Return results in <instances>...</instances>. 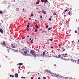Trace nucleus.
Masks as SVG:
<instances>
[{
	"mask_svg": "<svg viewBox=\"0 0 79 79\" xmlns=\"http://www.w3.org/2000/svg\"><path fill=\"white\" fill-rule=\"evenodd\" d=\"M24 55H28V56H32V55H33V56L35 58L37 57L36 52L35 51L32 50L30 51V53H27V51H25Z\"/></svg>",
	"mask_w": 79,
	"mask_h": 79,
	"instance_id": "f257e3e1",
	"label": "nucleus"
},
{
	"mask_svg": "<svg viewBox=\"0 0 79 79\" xmlns=\"http://www.w3.org/2000/svg\"><path fill=\"white\" fill-rule=\"evenodd\" d=\"M71 61L73 63H77V60H75L71 59Z\"/></svg>",
	"mask_w": 79,
	"mask_h": 79,
	"instance_id": "f03ea898",
	"label": "nucleus"
},
{
	"mask_svg": "<svg viewBox=\"0 0 79 79\" xmlns=\"http://www.w3.org/2000/svg\"><path fill=\"white\" fill-rule=\"evenodd\" d=\"M11 47L14 48H16L15 47V44H11Z\"/></svg>",
	"mask_w": 79,
	"mask_h": 79,
	"instance_id": "7ed1b4c3",
	"label": "nucleus"
},
{
	"mask_svg": "<svg viewBox=\"0 0 79 79\" xmlns=\"http://www.w3.org/2000/svg\"><path fill=\"white\" fill-rule=\"evenodd\" d=\"M2 47H5V46H6V44L5 42H3V43H2Z\"/></svg>",
	"mask_w": 79,
	"mask_h": 79,
	"instance_id": "20e7f679",
	"label": "nucleus"
},
{
	"mask_svg": "<svg viewBox=\"0 0 79 79\" xmlns=\"http://www.w3.org/2000/svg\"><path fill=\"white\" fill-rule=\"evenodd\" d=\"M48 73L50 74H55V73L51 72V71H48Z\"/></svg>",
	"mask_w": 79,
	"mask_h": 79,
	"instance_id": "39448f33",
	"label": "nucleus"
},
{
	"mask_svg": "<svg viewBox=\"0 0 79 79\" xmlns=\"http://www.w3.org/2000/svg\"><path fill=\"white\" fill-rule=\"evenodd\" d=\"M0 32H1V33L3 34V30L2 29H0Z\"/></svg>",
	"mask_w": 79,
	"mask_h": 79,
	"instance_id": "423d86ee",
	"label": "nucleus"
},
{
	"mask_svg": "<svg viewBox=\"0 0 79 79\" xmlns=\"http://www.w3.org/2000/svg\"><path fill=\"white\" fill-rule=\"evenodd\" d=\"M14 76L15 77H18V75L17 73H15Z\"/></svg>",
	"mask_w": 79,
	"mask_h": 79,
	"instance_id": "0eeeda50",
	"label": "nucleus"
},
{
	"mask_svg": "<svg viewBox=\"0 0 79 79\" xmlns=\"http://www.w3.org/2000/svg\"><path fill=\"white\" fill-rule=\"evenodd\" d=\"M7 48H8V50H11V48L8 47V46H7Z\"/></svg>",
	"mask_w": 79,
	"mask_h": 79,
	"instance_id": "6e6552de",
	"label": "nucleus"
},
{
	"mask_svg": "<svg viewBox=\"0 0 79 79\" xmlns=\"http://www.w3.org/2000/svg\"><path fill=\"white\" fill-rule=\"evenodd\" d=\"M42 12L44 14H45V15L46 14V12H45V11H44V10H42Z\"/></svg>",
	"mask_w": 79,
	"mask_h": 79,
	"instance_id": "1a4fd4ad",
	"label": "nucleus"
},
{
	"mask_svg": "<svg viewBox=\"0 0 79 79\" xmlns=\"http://www.w3.org/2000/svg\"><path fill=\"white\" fill-rule=\"evenodd\" d=\"M46 54H47V55H46L45 56H48V57H49V55H48V52H47V53H46Z\"/></svg>",
	"mask_w": 79,
	"mask_h": 79,
	"instance_id": "9d476101",
	"label": "nucleus"
},
{
	"mask_svg": "<svg viewBox=\"0 0 79 79\" xmlns=\"http://www.w3.org/2000/svg\"><path fill=\"white\" fill-rule=\"evenodd\" d=\"M44 3H48V0H44Z\"/></svg>",
	"mask_w": 79,
	"mask_h": 79,
	"instance_id": "9b49d317",
	"label": "nucleus"
},
{
	"mask_svg": "<svg viewBox=\"0 0 79 79\" xmlns=\"http://www.w3.org/2000/svg\"><path fill=\"white\" fill-rule=\"evenodd\" d=\"M19 65L20 66H21V65H23V63H19Z\"/></svg>",
	"mask_w": 79,
	"mask_h": 79,
	"instance_id": "f8f14e48",
	"label": "nucleus"
},
{
	"mask_svg": "<svg viewBox=\"0 0 79 79\" xmlns=\"http://www.w3.org/2000/svg\"><path fill=\"white\" fill-rule=\"evenodd\" d=\"M61 56V55H58V58H60Z\"/></svg>",
	"mask_w": 79,
	"mask_h": 79,
	"instance_id": "ddd939ff",
	"label": "nucleus"
},
{
	"mask_svg": "<svg viewBox=\"0 0 79 79\" xmlns=\"http://www.w3.org/2000/svg\"><path fill=\"white\" fill-rule=\"evenodd\" d=\"M59 76H60V75L57 74L56 77H57L58 78V77Z\"/></svg>",
	"mask_w": 79,
	"mask_h": 79,
	"instance_id": "4468645a",
	"label": "nucleus"
},
{
	"mask_svg": "<svg viewBox=\"0 0 79 79\" xmlns=\"http://www.w3.org/2000/svg\"><path fill=\"white\" fill-rule=\"evenodd\" d=\"M77 63H78L79 64V59H78V60H77Z\"/></svg>",
	"mask_w": 79,
	"mask_h": 79,
	"instance_id": "2eb2a0df",
	"label": "nucleus"
},
{
	"mask_svg": "<svg viewBox=\"0 0 79 79\" xmlns=\"http://www.w3.org/2000/svg\"><path fill=\"white\" fill-rule=\"evenodd\" d=\"M65 60H66V61H68V60H71V59H65Z\"/></svg>",
	"mask_w": 79,
	"mask_h": 79,
	"instance_id": "dca6fc26",
	"label": "nucleus"
},
{
	"mask_svg": "<svg viewBox=\"0 0 79 79\" xmlns=\"http://www.w3.org/2000/svg\"><path fill=\"white\" fill-rule=\"evenodd\" d=\"M12 50V51H13V52H14L15 49H13L12 48H11V49H10Z\"/></svg>",
	"mask_w": 79,
	"mask_h": 79,
	"instance_id": "f3484780",
	"label": "nucleus"
},
{
	"mask_svg": "<svg viewBox=\"0 0 79 79\" xmlns=\"http://www.w3.org/2000/svg\"><path fill=\"white\" fill-rule=\"evenodd\" d=\"M35 26H36V29H37L38 28H39V27L37 26V25H35Z\"/></svg>",
	"mask_w": 79,
	"mask_h": 79,
	"instance_id": "a211bd4d",
	"label": "nucleus"
},
{
	"mask_svg": "<svg viewBox=\"0 0 79 79\" xmlns=\"http://www.w3.org/2000/svg\"><path fill=\"white\" fill-rule=\"evenodd\" d=\"M40 56V54L38 53V55H37V56Z\"/></svg>",
	"mask_w": 79,
	"mask_h": 79,
	"instance_id": "6ab92c4d",
	"label": "nucleus"
},
{
	"mask_svg": "<svg viewBox=\"0 0 79 79\" xmlns=\"http://www.w3.org/2000/svg\"><path fill=\"white\" fill-rule=\"evenodd\" d=\"M53 40V38H52L50 39V41H52V40Z\"/></svg>",
	"mask_w": 79,
	"mask_h": 79,
	"instance_id": "aec40b11",
	"label": "nucleus"
},
{
	"mask_svg": "<svg viewBox=\"0 0 79 79\" xmlns=\"http://www.w3.org/2000/svg\"><path fill=\"white\" fill-rule=\"evenodd\" d=\"M21 78H22V79H25V77H22Z\"/></svg>",
	"mask_w": 79,
	"mask_h": 79,
	"instance_id": "412c9836",
	"label": "nucleus"
},
{
	"mask_svg": "<svg viewBox=\"0 0 79 79\" xmlns=\"http://www.w3.org/2000/svg\"><path fill=\"white\" fill-rule=\"evenodd\" d=\"M59 77H60V78H62L63 77L61 76L60 75Z\"/></svg>",
	"mask_w": 79,
	"mask_h": 79,
	"instance_id": "4be33fe9",
	"label": "nucleus"
},
{
	"mask_svg": "<svg viewBox=\"0 0 79 79\" xmlns=\"http://www.w3.org/2000/svg\"><path fill=\"white\" fill-rule=\"evenodd\" d=\"M43 55H45V52H44L43 53Z\"/></svg>",
	"mask_w": 79,
	"mask_h": 79,
	"instance_id": "5701e85b",
	"label": "nucleus"
},
{
	"mask_svg": "<svg viewBox=\"0 0 79 79\" xmlns=\"http://www.w3.org/2000/svg\"><path fill=\"white\" fill-rule=\"evenodd\" d=\"M69 15L71 14V12L70 11L69 12H68Z\"/></svg>",
	"mask_w": 79,
	"mask_h": 79,
	"instance_id": "b1692460",
	"label": "nucleus"
},
{
	"mask_svg": "<svg viewBox=\"0 0 79 79\" xmlns=\"http://www.w3.org/2000/svg\"><path fill=\"white\" fill-rule=\"evenodd\" d=\"M37 30L36 29V30H35L34 32H37Z\"/></svg>",
	"mask_w": 79,
	"mask_h": 79,
	"instance_id": "393cba45",
	"label": "nucleus"
},
{
	"mask_svg": "<svg viewBox=\"0 0 79 79\" xmlns=\"http://www.w3.org/2000/svg\"><path fill=\"white\" fill-rule=\"evenodd\" d=\"M57 75V74H55V75H54L55 77H56V76Z\"/></svg>",
	"mask_w": 79,
	"mask_h": 79,
	"instance_id": "a878e982",
	"label": "nucleus"
},
{
	"mask_svg": "<svg viewBox=\"0 0 79 79\" xmlns=\"http://www.w3.org/2000/svg\"><path fill=\"white\" fill-rule=\"evenodd\" d=\"M27 27L28 28H29V24L27 25Z\"/></svg>",
	"mask_w": 79,
	"mask_h": 79,
	"instance_id": "bb28decb",
	"label": "nucleus"
},
{
	"mask_svg": "<svg viewBox=\"0 0 79 79\" xmlns=\"http://www.w3.org/2000/svg\"><path fill=\"white\" fill-rule=\"evenodd\" d=\"M41 2L42 3H44V0H41Z\"/></svg>",
	"mask_w": 79,
	"mask_h": 79,
	"instance_id": "cd10ccee",
	"label": "nucleus"
},
{
	"mask_svg": "<svg viewBox=\"0 0 79 79\" xmlns=\"http://www.w3.org/2000/svg\"><path fill=\"white\" fill-rule=\"evenodd\" d=\"M49 21H51L52 20V19L49 18Z\"/></svg>",
	"mask_w": 79,
	"mask_h": 79,
	"instance_id": "c85d7f7f",
	"label": "nucleus"
},
{
	"mask_svg": "<svg viewBox=\"0 0 79 79\" xmlns=\"http://www.w3.org/2000/svg\"><path fill=\"white\" fill-rule=\"evenodd\" d=\"M51 29V28H49L48 29V31H49Z\"/></svg>",
	"mask_w": 79,
	"mask_h": 79,
	"instance_id": "c756f323",
	"label": "nucleus"
},
{
	"mask_svg": "<svg viewBox=\"0 0 79 79\" xmlns=\"http://www.w3.org/2000/svg\"><path fill=\"white\" fill-rule=\"evenodd\" d=\"M27 31H29V28H27Z\"/></svg>",
	"mask_w": 79,
	"mask_h": 79,
	"instance_id": "7c9ffc66",
	"label": "nucleus"
},
{
	"mask_svg": "<svg viewBox=\"0 0 79 79\" xmlns=\"http://www.w3.org/2000/svg\"><path fill=\"white\" fill-rule=\"evenodd\" d=\"M48 7L50 6V4H48Z\"/></svg>",
	"mask_w": 79,
	"mask_h": 79,
	"instance_id": "2f4dec72",
	"label": "nucleus"
},
{
	"mask_svg": "<svg viewBox=\"0 0 79 79\" xmlns=\"http://www.w3.org/2000/svg\"><path fill=\"white\" fill-rule=\"evenodd\" d=\"M36 4H39V2H36Z\"/></svg>",
	"mask_w": 79,
	"mask_h": 79,
	"instance_id": "473e14b6",
	"label": "nucleus"
},
{
	"mask_svg": "<svg viewBox=\"0 0 79 79\" xmlns=\"http://www.w3.org/2000/svg\"><path fill=\"white\" fill-rule=\"evenodd\" d=\"M68 11V10H67V9H66V10H65V12H66V11Z\"/></svg>",
	"mask_w": 79,
	"mask_h": 79,
	"instance_id": "72a5a7b5",
	"label": "nucleus"
},
{
	"mask_svg": "<svg viewBox=\"0 0 79 79\" xmlns=\"http://www.w3.org/2000/svg\"><path fill=\"white\" fill-rule=\"evenodd\" d=\"M25 39V37H23V38L22 39V40H23V39Z\"/></svg>",
	"mask_w": 79,
	"mask_h": 79,
	"instance_id": "f704fd0d",
	"label": "nucleus"
},
{
	"mask_svg": "<svg viewBox=\"0 0 79 79\" xmlns=\"http://www.w3.org/2000/svg\"><path fill=\"white\" fill-rule=\"evenodd\" d=\"M14 52H17V50H14Z\"/></svg>",
	"mask_w": 79,
	"mask_h": 79,
	"instance_id": "c9c22d12",
	"label": "nucleus"
},
{
	"mask_svg": "<svg viewBox=\"0 0 79 79\" xmlns=\"http://www.w3.org/2000/svg\"><path fill=\"white\" fill-rule=\"evenodd\" d=\"M53 15H56V13H54L53 14Z\"/></svg>",
	"mask_w": 79,
	"mask_h": 79,
	"instance_id": "e433bc0d",
	"label": "nucleus"
},
{
	"mask_svg": "<svg viewBox=\"0 0 79 79\" xmlns=\"http://www.w3.org/2000/svg\"><path fill=\"white\" fill-rule=\"evenodd\" d=\"M46 28H48V26L47 25L46 26Z\"/></svg>",
	"mask_w": 79,
	"mask_h": 79,
	"instance_id": "4c0bfd02",
	"label": "nucleus"
},
{
	"mask_svg": "<svg viewBox=\"0 0 79 79\" xmlns=\"http://www.w3.org/2000/svg\"><path fill=\"white\" fill-rule=\"evenodd\" d=\"M20 68H21V66H19V67H18L19 69H20Z\"/></svg>",
	"mask_w": 79,
	"mask_h": 79,
	"instance_id": "58836bf2",
	"label": "nucleus"
},
{
	"mask_svg": "<svg viewBox=\"0 0 79 79\" xmlns=\"http://www.w3.org/2000/svg\"><path fill=\"white\" fill-rule=\"evenodd\" d=\"M3 13L2 12V11H0V13H1V14H2Z\"/></svg>",
	"mask_w": 79,
	"mask_h": 79,
	"instance_id": "ea45409f",
	"label": "nucleus"
},
{
	"mask_svg": "<svg viewBox=\"0 0 79 79\" xmlns=\"http://www.w3.org/2000/svg\"><path fill=\"white\" fill-rule=\"evenodd\" d=\"M31 16H34V15L33 14H31Z\"/></svg>",
	"mask_w": 79,
	"mask_h": 79,
	"instance_id": "a19ab883",
	"label": "nucleus"
},
{
	"mask_svg": "<svg viewBox=\"0 0 79 79\" xmlns=\"http://www.w3.org/2000/svg\"><path fill=\"white\" fill-rule=\"evenodd\" d=\"M45 71H47V73H48V71H49L47 70H45Z\"/></svg>",
	"mask_w": 79,
	"mask_h": 79,
	"instance_id": "79ce46f5",
	"label": "nucleus"
},
{
	"mask_svg": "<svg viewBox=\"0 0 79 79\" xmlns=\"http://www.w3.org/2000/svg\"><path fill=\"white\" fill-rule=\"evenodd\" d=\"M77 31H76V30L75 31V33H77Z\"/></svg>",
	"mask_w": 79,
	"mask_h": 79,
	"instance_id": "37998d69",
	"label": "nucleus"
},
{
	"mask_svg": "<svg viewBox=\"0 0 79 79\" xmlns=\"http://www.w3.org/2000/svg\"><path fill=\"white\" fill-rule=\"evenodd\" d=\"M61 44H60L59 45V47H60V46H61Z\"/></svg>",
	"mask_w": 79,
	"mask_h": 79,
	"instance_id": "c03bdc74",
	"label": "nucleus"
},
{
	"mask_svg": "<svg viewBox=\"0 0 79 79\" xmlns=\"http://www.w3.org/2000/svg\"><path fill=\"white\" fill-rule=\"evenodd\" d=\"M51 48H53V46H52L51 47Z\"/></svg>",
	"mask_w": 79,
	"mask_h": 79,
	"instance_id": "a18cd8bd",
	"label": "nucleus"
},
{
	"mask_svg": "<svg viewBox=\"0 0 79 79\" xmlns=\"http://www.w3.org/2000/svg\"><path fill=\"white\" fill-rule=\"evenodd\" d=\"M31 79H34V77H32L31 78Z\"/></svg>",
	"mask_w": 79,
	"mask_h": 79,
	"instance_id": "49530a36",
	"label": "nucleus"
},
{
	"mask_svg": "<svg viewBox=\"0 0 79 79\" xmlns=\"http://www.w3.org/2000/svg\"><path fill=\"white\" fill-rule=\"evenodd\" d=\"M31 43H32V44H33V42L32 41H31Z\"/></svg>",
	"mask_w": 79,
	"mask_h": 79,
	"instance_id": "de8ad7c7",
	"label": "nucleus"
},
{
	"mask_svg": "<svg viewBox=\"0 0 79 79\" xmlns=\"http://www.w3.org/2000/svg\"><path fill=\"white\" fill-rule=\"evenodd\" d=\"M17 10H18V11H19V8H17Z\"/></svg>",
	"mask_w": 79,
	"mask_h": 79,
	"instance_id": "09e8293b",
	"label": "nucleus"
},
{
	"mask_svg": "<svg viewBox=\"0 0 79 79\" xmlns=\"http://www.w3.org/2000/svg\"><path fill=\"white\" fill-rule=\"evenodd\" d=\"M12 77H14V75H12Z\"/></svg>",
	"mask_w": 79,
	"mask_h": 79,
	"instance_id": "8fccbe9b",
	"label": "nucleus"
},
{
	"mask_svg": "<svg viewBox=\"0 0 79 79\" xmlns=\"http://www.w3.org/2000/svg\"><path fill=\"white\" fill-rule=\"evenodd\" d=\"M44 32H45V31H42V33Z\"/></svg>",
	"mask_w": 79,
	"mask_h": 79,
	"instance_id": "3c124183",
	"label": "nucleus"
},
{
	"mask_svg": "<svg viewBox=\"0 0 79 79\" xmlns=\"http://www.w3.org/2000/svg\"><path fill=\"white\" fill-rule=\"evenodd\" d=\"M28 24L29 25H30V24H31L30 23H28Z\"/></svg>",
	"mask_w": 79,
	"mask_h": 79,
	"instance_id": "603ef678",
	"label": "nucleus"
},
{
	"mask_svg": "<svg viewBox=\"0 0 79 79\" xmlns=\"http://www.w3.org/2000/svg\"><path fill=\"white\" fill-rule=\"evenodd\" d=\"M10 77H12V75H10Z\"/></svg>",
	"mask_w": 79,
	"mask_h": 79,
	"instance_id": "864d4df0",
	"label": "nucleus"
},
{
	"mask_svg": "<svg viewBox=\"0 0 79 79\" xmlns=\"http://www.w3.org/2000/svg\"><path fill=\"white\" fill-rule=\"evenodd\" d=\"M30 19H31V18H29V20H31V21H32V20H31Z\"/></svg>",
	"mask_w": 79,
	"mask_h": 79,
	"instance_id": "5fc2aeb1",
	"label": "nucleus"
},
{
	"mask_svg": "<svg viewBox=\"0 0 79 79\" xmlns=\"http://www.w3.org/2000/svg\"><path fill=\"white\" fill-rule=\"evenodd\" d=\"M27 37H29V36H27Z\"/></svg>",
	"mask_w": 79,
	"mask_h": 79,
	"instance_id": "6e6d98bb",
	"label": "nucleus"
},
{
	"mask_svg": "<svg viewBox=\"0 0 79 79\" xmlns=\"http://www.w3.org/2000/svg\"><path fill=\"white\" fill-rule=\"evenodd\" d=\"M31 38H30V40H31Z\"/></svg>",
	"mask_w": 79,
	"mask_h": 79,
	"instance_id": "4d7b16f0",
	"label": "nucleus"
},
{
	"mask_svg": "<svg viewBox=\"0 0 79 79\" xmlns=\"http://www.w3.org/2000/svg\"><path fill=\"white\" fill-rule=\"evenodd\" d=\"M22 10H23V11H24V9H22Z\"/></svg>",
	"mask_w": 79,
	"mask_h": 79,
	"instance_id": "13d9d810",
	"label": "nucleus"
},
{
	"mask_svg": "<svg viewBox=\"0 0 79 79\" xmlns=\"http://www.w3.org/2000/svg\"><path fill=\"white\" fill-rule=\"evenodd\" d=\"M40 18H42V16H41Z\"/></svg>",
	"mask_w": 79,
	"mask_h": 79,
	"instance_id": "bf43d9fd",
	"label": "nucleus"
},
{
	"mask_svg": "<svg viewBox=\"0 0 79 79\" xmlns=\"http://www.w3.org/2000/svg\"><path fill=\"white\" fill-rule=\"evenodd\" d=\"M66 56H64V57H66Z\"/></svg>",
	"mask_w": 79,
	"mask_h": 79,
	"instance_id": "052dcab7",
	"label": "nucleus"
},
{
	"mask_svg": "<svg viewBox=\"0 0 79 79\" xmlns=\"http://www.w3.org/2000/svg\"><path fill=\"white\" fill-rule=\"evenodd\" d=\"M63 51H65V49L63 50Z\"/></svg>",
	"mask_w": 79,
	"mask_h": 79,
	"instance_id": "680f3d73",
	"label": "nucleus"
},
{
	"mask_svg": "<svg viewBox=\"0 0 79 79\" xmlns=\"http://www.w3.org/2000/svg\"><path fill=\"white\" fill-rule=\"evenodd\" d=\"M54 66H56V64L54 65Z\"/></svg>",
	"mask_w": 79,
	"mask_h": 79,
	"instance_id": "e2e57ef3",
	"label": "nucleus"
},
{
	"mask_svg": "<svg viewBox=\"0 0 79 79\" xmlns=\"http://www.w3.org/2000/svg\"><path fill=\"white\" fill-rule=\"evenodd\" d=\"M35 21H37V20H35Z\"/></svg>",
	"mask_w": 79,
	"mask_h": 79,
	"instance_id": "0e129e2a",
	"label": "nucleus"
},
{
	"mask_svg": "<svg viewBox=\"0 0 79 79\" xmlns=\"http://www.w3.org/2000/svg\"><path fill=\"white\" fill-rule=\"evenodd\" d=\"M38 79H40V77H39Z\"/></svg>",
	"mask_w": 79,
	"mask_h": 79,
	"instance_id": "69168bd1",
	"label": "nucleus"
},
{
	"mask_svg": "<svg viewBox=\"0 0 79 79\" xmlns=\"http://www.w3.org/2000/svg\"><path fill=\"white\" fill-rule=\"evenodd\" d=\"M65 55H67V53H66Z\"/></svg>",
	"mask_w": 79,
	"mask_h": 79,
	"instance_id": "338daca9",
	"label": "nucleus"
},
{
	"mask_svg": "<svg viewBox=\"0 0 79 79\" xmlns=\"http://www.w3.org/2000/svg\"><path fill=\"white\" fill-rule=\"evenodd\" d=\"M51 57V55H50V56H49V57Z\"/></svg>",
	"mask_w": 79,
	"mask_h": 79,
	"instance_id": "774afa93",
	"label": "nucleus"
}]
</instances>
